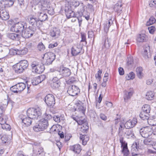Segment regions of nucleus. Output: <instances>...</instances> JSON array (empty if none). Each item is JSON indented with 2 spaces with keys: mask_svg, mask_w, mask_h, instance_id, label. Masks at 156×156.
I'll return each instance as SVG.
<instances>
[{
  "mask_svg": "<svg viewBox=\"0 0 156 156\" xmlns=\"http://www.w3.org/2000/svg\"><path fill=\"white\" fill-rule=\"evenodd\" d=\"M27 116L32 119H37L41 115V110L39 107L29 108L27 111Z\"/></svg>",
  "mask_w": 156,
  "mask_h": 156,
  "instance_id": "1",
  "label": "nucleus"
},
{
  "mask_svg": "<svg viewBox=\"0 0 156 156\" xmlns=\"http://www.w3.org/2000/svg\"><path fill=\"white\" fill-rule=\"evenodd\" d=\"M31 66L32 72L40 74L42 73L44 70V64L37 61L33 62Z\"/></svg>",
  "mask_w": 156,
  "mask_h": 156,
  "instance_id": "2",
  "label": "nucleus"
},
{
  "mask_svg": "<svg viewBox=\"0 0 156 156\" xmlns=\"http://www.w3.org/2000/svg\"><path fill=\"white\" fill-rule=\"evenodd\" d=\"M48 125V121L44 118L39 121L38 125H35L33 128V129L36 132L42 131L46 129Z\"/></svg>",
  "mask_w": 156,
  "mask_h": 156,
  "instance_id": "3",
  "label": "nucleus"
},
{
  "mask_svg": "<svg viewBox=\"0 0 156 156\" xmlns=\"http://www.w3.org/2000/svg\"><path fill=\"white\" fill-rule=\"evenodd\" d=\"M27 27L26 23L24 22H20L13 25L10 30L16 33L22 32L25 27Z\"/></svg>",
  "mask_w": 156,
  "mask_h": 156,
  "instance_id": "4",
  "label": "nucleus"
},
{
  "mask_svg": "<svg viewBox=\"0 0 156 156\" xmlns=\"http://www.w3.org/2000/svg\"><path fill=\"white\" fill-rule=\"evenodd\" d=\"M44 59V63L45 65H48L51 64L55 58V54L51 52L45 53L43 57Z\"/></svg>",
  "mask_w": 156,
  "mask_h": 156,
  "instance_id": "5",
  "label": "nucleus"
},
{
  "mask_svg": "<svg viewBox=\"0 0 156 156\" xmlns=\"http://www.w3.org/2000/svg\"><path fill=\"white\" fill-rule=\"evenodd\" d=\"M36 30L35 28L32 26L25 27L22 32V36L25 38H29L33 35Z\"/></svg>",
  "mask_w": 156,
  "mask_h": 156,
  "instance_id": "6",
  "label": "nucleus"
},
{
  "mask_svg": "<svg viewBox=\"0 0 156 156\" xmlns=\"http://www.w3.org/2000/svg\"><path fill=\"white\" fill-rule=\"evenodd\" d=\"M139 131L141 135L145 138H147L153 134L152 127L151 126L143 127L140 129Z\"/></svg>",
  "mask_w": 156,
  "mask_h": 156,
  "instance_id": "7",
  "label": "nucleus"
},
{
  "mask_svg": "<svg viewBox=\"0 0 156 156\" xmlns=\"http://www.w3.org/2000/svg\"><path fill=\"white\" fill-rule=\"evenodd\" d=\"M26 85L23 83H20L12 86L10 90L13 93L20 94L26 88Z\"/></svg>",
  "mask_w": 156,
  "mask_h": 156,
  "instance_id": "8",
  "label": "nucleus"
},
{
  "mask_svg": "<svg viewBox=\"0 0 156 156\" xmlns=\"http://www.w3.org/2000/svg\"><path fill=\"white\" fill-rule=\"evenodd\" d=\"M44 101L48 106L53 108L55 104V99L53 95L48 94L44 98Z\"/></svg>",
  "mask_w": 156,
  "mask_h": 156,
  "instance_id": "9",
  "label": "nucleus"
},
{
  "mask_svg": "<svg viewBox=\"0 0 156 156\" xmlns=\"http://www.w3.org/2000/svg\"><path fill=\"white\" fill-rule=\"evenodd\" d=\"M67 92L70 96H74L80 92V90L78 87L73 85L68 87Z\"/></svg>",
  "mask_w": 156,
  "mask_h": 156,
  "instance_id": "10",
  "label": "nucleus"
},
{
  "mask_svg": "<svg viewBox=\"0 0 156 156\" xmlns=\"http://www.w3.org/2000/svg\"><path fill=\"white\" fill-rule=\"evenodd\" d=\"M123 138H119L120 142L121 144V147H122V153L123 154L124 156H128L129 151L127 147V144L125 141H124Z\"/></svg>",
  "mask_w": 156,
  "mask_h": 156,
  "instance_id": "11",
  "label": "nucleus"
},
{
  "mask_svg": "<svg viewBox=\"0 0 156 156\" xmlns=\"http://www.w3.org/2000/svg\"><path fill=\"white\" fill-rule=\"evenodd\" d=\"M59 72L63 77H68L71 74L70 70L68 68L64 67L62 66H60Z\"/></svg>",
  "mask_w": 156,
  "mask_h": 156,
  "instance_id": "12",
  "label": "nucleus"
},
{
  "mask_svg": "<svg viewBox=\"0 0 156 156\" xmlns=\"http://www.w3.org/2000/svg\"><path fill=\"white\" fill-rule=\"evenodd\" d=\"M77 124L82 126L81 128L83 132H86L89 129L88 123L86 120L84 119L80 120V121H78Z\"/></svg>",
  "mask_w": 156,
  "mask_h": 156,
  "instance_id": "13",
  "label": "nucleus"
},
{
  "mask_svg": "<svg viewBox=\"0 0 156 156\" xmlns=\"http://www.w3.org/2000/svg\"><path fill=\"white\" fill-rule=\"evenodd\" d=\"M65 10L66 16L68 18L76 17L75 16L74 12L72 10L71 7H65Z\"/></svg>",
  "mask_w": 156,
  "mask_h": 156,
  "instance_id": "14",
  "label": "nucleus"
},
{
  "mask_svg": "<svg viewBox=\"0 0 156 156\" xmlns=\"http://www.w3.org/2000/svg\"><path fill=\"white\" fill-rule=\"evenodd\" d=\"M13 102V101L11 100H5L1 102L0 104V109L2 111V112L3 113L5 111L8 104L12 105Z\"/></svg>",
  "mask_w": 156,
  "mask_h": 156,
  "instance_id": "15",
  "label": "nucleus"
},
{
  "mask_svg": "<svg viewBox=\"0 0 156 156\" xmlns=\"http://www.w3.org/2000/svg\"><path fill=\"white\" fill-rule=\"evenodd\" d=\"M21 122L23 123L25 126H28L31 125L32 122V119L29 117H26L25 116H22L20 115Z\"/></svg>",
  "mask_w": 156,
  "mask_h": 156,
  "instance_id": "16",
  "label": "nucleus"
},
{
  "mask_svg": "<svg viewBox=\"0 0 156 156\" xmlns=\"http://www.w3.org/2000/svg\"><path fill=\"white\" fill-rule=\"evenodd\" d=\"M0 17L3 20H6L9 19V13L5 9H0Z\"/></svg>",
  "mask_w": 156,
  "mask_h": 156,
  "instance_id": "17",
  "label": "nucleus"
},
{
  "mask_svg": "<svg viewBox=\"0 0 156 156\" xmlns=\"http://www.w3.org/2000/svg\"><path fill=\"white\" fill-rule=\"evenodd\" d=\"M122 5L121 1H119L115 5L114 9L115 11L116 12L120 15L122 12Z\"/></svg>",
  "mask_w": 156,
  "mask_h": 156,
  "instance_id": "18",
  "label": "nucleus"
},
{
  "mask_svg": "<svg viewBox=\"0 0 156 156\" xmlns=\"http://www.w3.org/2000/svg\"><path fill=\"white\" fill-rule=\"evenodd\" d=\"M143 57L145 59H148L151 57V55L150 52V47L147 46L144 48V51L142 53Z\"/></svg>",
  "mask_w": 156,
  "mask_h": 156,
  "instance_id": "19",
  "label": "nucleus"
},
{
  "mask_svg": "<svg viewBox=\"0 0 156 156\" xmlns=\"http://www.w3.org/2000/svg\"><path fill=\"white\" fill-rule=\"evenodd\" d=\"M76 106L79 111L84 114L86 110V107L84 104L81 101H79L76 104Z\"/></svg>",
  "mask_w": 156,
  "mask_h": 156,
  "instance_id": "20",
  "label": "nucleus"
},
{
  "mask_svg": "<svg viewBox=\"0 0 156 156\" xmlns=\"http://www.w3.org/2000/svg\"><path fill=\"white\" fill-rule=\"evenodd\" d=\"M70 150L77 154H79L81 152L82 149L79 144H75L70 147Z\"/></svg>",
  "mask_w": 156,
  "mask_h": 156,
  "instance_id": "21",
  "label": "nucleus"
},
{
  "mask_svg": "<svg viewBox=\"0 0 156 156\" xmlns=\"http://www.w3.org/2000/svg\"><path fill=\"white\" fill-rule=\"evenodd\" d=\"M60 33V30L57 28H54L52 29L50 32V35L53 37H58Z\"/></svg>",
  "mask_w": 156,
  "mask_h": 156,
  "instance_id": "22",
  "label": "nucleus"
},
{
  "mask_svg": "<svg viewBox=\"0 0 156 156\" xmlns=\"http://www.w3.org/2000/svg\"><path fill=\"white\" fill-rule=\"evenodd\" d=\"M147 37L144 34H141L137 35L136 41L138 42H143L146 41Z\"/></svg>",
  "mask_w": 156,
  "mask_h": 156,
  "instance_id": "23",
  "label": "nucleus"
},
{
  "mask_svg": "<svg viewBox=\"0 0 156 156\" xmlns=\"http://www.w3.org/2000/svg\"><path fill=\"white\" fill-rule=\"evenodd\" d=\"M124 99L125 100H128L130 98L134 93L133 90V89H130L129 91H128L126 90L124 91Z\"/></svg>",
  "mask_w": 156,
  "mask_h": 156,
  "instance_id": "24",
  "label": "nucleus"
},
{
  "mask_svg": "<svg viewBox=\"0 0 156 156\" xmlns=\"http://www.w3.org/2000/svg\"><path fill=\"white\" fill-rule=\"evenodd\" d=\"M28 19L30 24L33 26L36 23V25H37L39 19L35 17L34 16H29Z\"/></svg>",
  "mask_w": 156,
  "mask_h": 156,
  "instance_id": "25",
  "label": "nucleus"
},
{
  "mask_svg": "<svg viewBox=\"0 0 156 156\" xmlns=\"http://www.w3.org/2000/svg\"><path fill=\"white\" fill-rule=\"evenodd\" d=\"M113 23V20L110 19L106 21L104 24V30L107 33L111 25Z\"/></svg>",
  "mask_w": 156,
  "mask_h": 156,
  "instance_id": "26",
  "label": "nucleus"
},
{
  "mask_svg": "<svg viewBox=\"0 0 156 156\" xmlns=\"http://www.w3.org/2000/svg\"><path fill=\"white\" fill-rule=\"evenodd\" d=\"M124 125L122 123H121L120 124L119 126L118 129V136L119 137V138H123L122 137L123 133H124L125 129Z\"/></svg>",
  "mask_w": 156,
  "mask_h": 156,
  "instance_id": "27",
  "label": "nucleus"
},
{
  "mask_svg": "<svg viewBox=\"0 0 156 156\" xmlns=\"http://www.w3.org/2000/svg\"><path fill=\"white\" fill-rule=\"evenodd\" d=\"M80 139L82 141V144L83 145H86L87 142L89 140V136L87 135L80 134Z\"/></svg>",
  "mask_w": 156,
  "mask_h": 156,
  "instance_id": "28",
  "label": "nucleus"
},
{
  "mask_svg": "<svg viewBox=\"0 0 156 156\" xmlns=\"http://www.w3.org/2000/svg\"><path fill=\"white\" fill-rule=\"evenodd\" d=\"M14 69L16 73H23L25 70L18 63L14 66Z\"/></svg>",
  "mask_w": 156,
  "mask_h": 156,
  "instance_id": "29",
  "label": "nucleus"
},
{
  "mask_svg": "<svg viewBox=\"0 0 156 156\" xmlns=\"http://www.w3.org/2000/svg\"><path fill=\"white\" fill-rule=\"evenodd\" d=\"M143 69L141 67H137L136 69V75L139 78L144 77V74L143 73Z\"/></svg>",
  "mask_w": 156,
  "mask_h": 156,
  "instance_id": "30",
  "label": "nucleus"
},
{
  "mask_svg": "<svg viewBox=\"0 0 156 156\" xmlns=\"http://www.w3.org/2000/svg\"><path fill=\"white\" fill-rule=\"evenodd\" d=\"M81 51V49L77 47H72L71 49V53L73 56H76Z\"/></svg>",
  "mask_w": 156,
  "mask_h": 156,
  "instance_id": "31",
  "label": "nucleus"
},
{
  "mask_svg": "<svg viewBox=\"0 0 156 156\" xmlns=\"http://www.w3.org/2000/svg\"><path fill=\"white\" fill-rule=\"evenodd\" d=\"M8 119L7 115H4L3 112L1 113L0 116V124L1 125L5 123Z\"/></svg>",
  "mask_w": 156,
  "mask_h": 156,
  "instance_id": "32",
  "label": "nucleus"
},
{
  "mask_svg": "<svg viewBox=\"0 0 156 156\" xmlns=\"http://www.w3.org/2000/svg\"><path fill=\"white\" fill-rule=\"evenodd\" d=\"M154 92L151 91H150L147 92L146 93L145 98L149 100H152L154 98Z\"/></svg>",
  "mask_w": 156,
  "mask_h": 156,
  "instance_id": "33",
  "label": "nucleus"
},
{
  "mask_svg": "<svg viewBox=\"0 0 156 156\" xmlns=\"http://www.w3.org/2000/svg\"><path fill=\"white\" fill-rule=\"evenodd\" d=\"M148 123L151 126L156 125V117L153 116L150 117L147 121Z\"/></svg>",
  "mask_w": 156,
  "mask_h": 156,
  "instance_id": "34",
  "label": "nucleus"
},
{
  "mask_svg": "<svg viewBox=\"0 0 156 156\" xmlns=\"http://www.w3.org/2000/svg\"><path fill=\"white\" fill-rule=\"evenodd\" d=\"M48 17L47 15L45 13H41L38 16L39 22L40 21L42 22L45 21L47 19Z\"/></svg>",
  "mask_w": 156,
  "mask_h": 156,
  "instance_id": "35",
  "label": "nucleus"
},
{
  "mask_svg": "<svg viewBox=\"0 0 156 156\" xmlns=\"http://www.w3.org/2000/svg\"><path fill=\"white\" fill-rule=\"evenodd\" d=\"M16 51V54L18 55H24L27 53L28 50L27 48H24L23 49H17L15 50Z\"/></svg>",
  "mask_w": 156,
  "mask_h": 156,
  "instance_id": "36",
  "label": "nucleus"
},
{
  "mask_svg": "<svg viewBox=\"0 0 156 156\" xmlns=\"http://www.w3.org/2000/svg\"><path fill=\"white\" fill-rule=\"evenodd\" d=\"M18 63L25 69H27L28 66V62L26 60L21 61Z\"/></svg>",
  "mask_w": 156,
  "mask_h": 156,
  "instance_id": "37",
  "label": "nucleus"
},
{
  "mask_svg": "<svg viewBox=\"0 0 156 156\" xmlns=\"http://www.w3.org/2000/svg\"><path fill=\"white\" fill-rule=\"evenodd\" d=\"M2 142L3 144H8L9 142L10 139L9 138L7 135H3L1 138Z\"/></svg>",
  "mask_w": 156,
  "mask_h": 156,
  "instance_id": "38",
  "label": "nucleus"
},
{
  "mask_svg": "<svg viewBox=\"0 0 156 156\" xmlns=\"http://www.w3.org/2000/svg\"><path fill=\"white\" fill-rule=\"evenodd\" d=\"M124 134L127 136H130L131 137H133V136H134V134L133 130L132 129H125Z\"/></svg>",
  "mask_w": 156,
  "mask_h": 156,
  "instance_id": "39",
  "label": "nucleus"
},
{
  "mask_svg": "<svg viewBox=\"0 0 156 156\" xmlns=\"http://www.w3.org/2000/svg\"><path fill=\"white\" fill-rule=\"evenodd\" d=\"M144 114V112H141L140 114V118L143 120H148V119H149L150 114L146 113V115H143Z\"/></svg>",
  "mask_w": 156,
  "mask_h": 156,
  "instance_id": "40",
  "label": "nucleus"
},
{
  "mask_svg": "<svg viewBox=\"0 0 156 156\" xmlns=\"http://www.w3.org/2000/svg\"><path fill=\"white\" fill-rule=\"evenodd\" d=\"M18 36V34L15 33H10L8 35V37L12 40H18L19 39Z\"/></svg>",
  "mask_w": 156,
  "mask_h": 156,
  "instance_id": "41",
  "label": "nucleus"
},
{
  "mask_svg": "<svg viewBox=\"0 0 156 156\" xmlns=\"http://www.w3.org/2000/svg\"><path fill=\"white\" fill-rule=\"evenodd\" d=\"M151 109L150 106L148 105H145L142 107V110L146 112L147 113L149 114L150 113Z\"/></svg>",
  "mask_w": 156,
  "mask_h": 156,
  "instance_id": "42",
  "label": "nucleus"
},
{
  "mask_svg": "<svg viewBox=\"0 0 156 156\" xmlns=\"http://www.w3.org/2000/svg\"><path fill=\"white\" fill-rule=\"evenodd\" d=\"M44 79L42 80L41 79H33L31 81V83L33 85H37L43 81Z\"/></svg>",
  "mask_w": 156,
  "mask_h": 156,
  "instance_id": "43",
  "label": "nucleus"
},
{
  "mask_svg": "<svg viewBox=\"0 0 156 156\" xmlns=\"http://www.w3.org/2000/svg\"><path fill=\"white\" fill-rule=\"evenodd\" d=\"M45 9L42 8V9L44 10H47L48 13L51 15H53L54 13V10L53 8L49 6L48 8V6L47 7L45 8Z\"/></svg>",
  "mask_w": 156,
  "mask_h": 156,
  "instance_id": "44",
  "label": "nucleus"
},
{
  "mask_svg": "<svg viewBox=\"0 0 156 156\" xmlns=\"http://www.w3.org/2000/svg\"><path fill=\"white\" fill-rule=\"evenodd\" d=\"M133 63V60L132 56L129 55L127 57V65L129 66L132 65Z\"/></svg>",
  "mask_w": 156,
  "mask_h": 156,
  "instance_id": "45",
  "label": "nucleus"
},
{
  "mask_svg": "<svg viewBox=\"0 0 156 156\" xmlns=\"http://www.w3.org/2000/svg\"><path fill=\"white\" fill-rule=\"evenodd\" d=\"M139 148L138 144L136 143L133 144L131 146V152H137Z\"/></svg>",
  "mask_w": 156,
  "mask_h": 156,
  "instance_id": "46",
  "label": "nucleus"
},
{
  "mask_svg": "<svg viewBox=\"0 0 156 156\" xmlns=\"http://www.w3.org/2000/svg\"><path fill=\"white\" fill-rule=\"evenodd\" d=\"M84 5L83 4V3H81V4H80V5L79 6L80 9L78 11L79 14H80V15H83V12L84 11Z\"/></svg>",
  "mask_w": 156,
  "mask_h": 156,
  "instance_id": "47",
  "label": "nucleus"
},
{
  "mask_svg": "<svg viewBox=\"0 0 156 156\" xmlns=\"http://www.w3.org/2000/svg\"><path fill=\"white\" fill-rule=\"evenodd\" d=\"M156 21V20L153 17H151L149 19V21H147L146 23L147 26H149L152 24L154 23Z\"/></svg>",
  "mask_w": 156,
  "mask_h": 156,
  "instance_id": "48",
  "label": "nucleus"
},
{
  "mask_svg": "<svg viewBox=\"0 0 156 156\" xmlns=\"http://www.w3.org/2000/svg\"><path fill=\"white\" fill-rule=\"evenodd\" d=\"M1 127L4 129L6 130H10L11 129V127L10 125L8 124L5 123L3 124H1Z\"/></svg>",
  "mask_w": 156,
  "mask_h": 156,
  "instance_id": "49",
  "label": "nucleus"
},
{
  "mask_svg": "<svg viewBox=\"0 0 156 156\" xmlns=\"http://www.w3.org/2000/svg\"><path fill=\"white\" fill-rule=\"evenodd\" d=\"M52 81L53 83V85L55 86V87H58L59 86L60 84V82L59 80L57 79H53Z\"/></svg>",
  "mask_w": 156,
  "mask_h": 156,
  "instance_id": "50",
  "label": "nucleus"
},
{
  "mask_svg": "<svg viewBox=\"0 0 156 156\" xmlns=\"http://www.w3.org/2000/svg\"><path fill=\"white\" fill-rule=\"evenodd\" d=\"M110 45H111L110 42V41H109L108 39H106L105 41L104 46H103L102 48H103L104 47L106 48L107 49H108L110 47Z\"/></svg>",
  "mask_w": 156,
  "mask_h": 156,
  "instance_id": "51",
  "label": "nucleus"
},
{
  "mask_svg": "<svg viewBox=\"0 0 156 156\" xmlns=\"http://www.w3.org/2000/svg\"><path fill=\"white\" fill-rule=\"evenodd\" d=\"M40 2L42 4V8L45 7L46 8V6H48L47 3L48 2V0H40Z\"/></svg>",
  "mask_w": 156,
  "mask_h": 156,
  "instance_id": "52",
  "label": "nucleus"
},
{
  "mask_svg": "<svg viewBox=\"0 0 156 156\" xmlns=\"http://www.w3.org/2000/svg\"><path fill=\"white\" fill-rule=\"evenodd\" d=\"M37 48L40 51H44L45 49V47L41 42L38 44Z\"/></svg>",
  "mask_w": 156,
  "mask_h": 156,
  "instance_id": "53",
  "label": "nucleus"
},
{
  "mask_svg": "<svg viewBox=\"0 0 156 156\" xmlns=\"http://www.w3.org/2000/svg\"><path fill=\"white\" fill-rule=\"evenodd\" d=\"M153 142L150 139H146L144 140V143L145 144L151 145L152 144Z\"/></svg>",
  "mask_w": 156,
  "mask_h": 156,
  "instance_id": "54",
  "label": "nucleus"
},
{
  "mask_svg": "<svg viewBox=\"0 0 156 156\" xmlns=\"http://www.w3.org/2000/svg\"><path fill=\"white\" fill-rule=\"evenodd\" d=\"M137 123V119L136 118H133V119L131 120H130V125L131 126L132 128L134 127L136 123Z\"/></svg>",
  "mask_w": 156,
  "mask_h": 156,
  "instance_id": "55",
  "label": "nucleus"
},
{
  "mask_svg": "<svg viewBox=\"0 0 156 156\" xmlns=\"http://www.w3.org/2000/svg\"><path fill=\"white\" fill-rule=\"evenodd\" d=\"M124 125V127L126 129H130L132 128L130 125V120H129L127 121Z\"/></svg>",
  "mask_w": 156,
  "mask_h": 156,
  "instance_id": "56",
  "label": "nucleus"
},
{
  "mask_svg": "<svg viewBox=\"0 0 156 156\" xmlns=\"http://www.w3.org/2000/svg\"><path fill=\"white\" fill-rule=\"evenodd\" d=\"M74 79H68V80H66V81L67 84H71L76 82V80H74Z\"/></svg>",
  "mask_w": 156,
  "mask_h": 156,
  "instance_id": "57",
  "label": "nucleus"
},
{
  "mask_svg": "<svg viewBox=\"0 0 156 156\" xmlns=\"http://www.w3.org/2000/svg\"><path fill=\"white\" fill-rule=\"evenodd\" d=\"M149 33L151 34H153L155 30V28L154 26H152L148 28Z\"/></svg>",
  "mask_w": 156,
  "mask_h": 156,
  "instance_id": "58",
  "label": "nucleus"
},
{
  "mask_svg": "<svg viewBox=\"0 0 156 156\" xmlns=\"http://www.w3.org/2000/svg\"><path fill=\"white\" fill-rule=\"evenodd\" d=\"M81 42H85L86 43V44L87 43V42L86 41V35L84 33H82L81 34Z\"/></svg>",
  "mask_w": 156,
  "mask_h": 156,
  "instance_id": "59",
  "label": "nucleus"
},
{
  "mask_svg": "<svg viewBox=\"0 0 156 156\" xmlns=\"http://www.w3.org/2000/svg\"><path fill=\"white\" fill-rule=\"evenodd\" d=\"M45 118L44 119H46L48 121V120H49L50 119H51L52 118V116L51 115L49 114H47L46 113H45Z\"/></svg>",
  "mask_w": 156,
  "mask_h": 156,
  "instance_id": "60",
  "label": "nucleus"
},
{
  "mask_svg": "<svg viewBox=\"0 0 156 156\" xmlns=\"http://www.w3.org/2000/svg\"><path fill=\"white\" fill-rule=\"evenodd\" d=\"M89 115L91 117L94 118L95 117L96 113L93 110H90L89 112Z\"/></svg>",
  "mask_w": 156,
  "mask_h": 156,
  "instance_id": "61",
  "label": "nucleus"
},
{
  "mask_svg": "<svg viewBox=\"0 0 156 156\" xmlns=\"http://www.w3.org/2000/svg\"><path fill=\"white\" fill-rule=\"evenodd\" d=\"M53 119L58 123L60 122V116L59 115H54L53 117Z\"/></svg>",
  "mask_w": 156,
  "mask_h": 156,
  "instance_id": "62",
  "label": "nucleus"
},
{
  "mask_svg": "<svg viewBox=\"0 0 156 156\" xmlns=\"http://www.w3.org/2000/svg\"><path fill=\"white\" fill-rule=\"evenodd\" d=\"M102 70H100L99 69L97 73L95 75L96 78H101V74L102 73Z\"/></svg>",
  "mask_w": 156,
  "mask_h": 156,
  "instance_id": "63",
  "label": "nucleus"
},
{
  "mask_svg": "<svg viewBox=\"0 0 156 156\" xmlns=\"http://www.w3.org/2000/svg\"><path fill=\"white\" fill-rule=\"evenodd\" d=\"M149 6L151 7H156V1H151L149 3Z\"/></svg>",
  "mask_w": 156,
  "mask_h": 156,
  "instance_id": "64",
  "label": "nucleus"
}]
</instances>
